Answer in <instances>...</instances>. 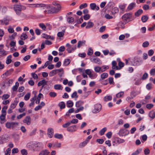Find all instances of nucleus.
Segmentation results:
<instances>
[{
  "label": "nucleus",
  "instance_id": "1",
  "mask_svg": "<svg viewBox=\"0 0 155 155\" xmlns=\"http://www.w3.org/2000/svg\"><path fill=\"white\" fill-rule=\"evenodd\" d=\"M26 7L19 4H15L13 6V9L16 14L18 15H20L21 13V11L26 9Z\"/></svg>",
  "mask_w": 155,
  "mask_h": 155
},
{
  "label": "nucleus",
  "instance_id": "2",
  "mask_svg": "<svg viewBox=\"0 0 155 155\" xmlns=\"http://www.w3.org/2000/svg\"><path fill=\"white\" fill-rule=\"evenodd\" d=\"M42 145V144L41 143L39 142L38 143H34L33 142L31 141L27 143L26 145L27 148L30 150L34 149V147H38Z\"/></svg>",
  "mask_w": 155,
  "mask_h": 155
},
{
  "label": "nucleus",
  "instance_id": "3",
  "mask_svg": "<svg viewBox=\"0 0 155 155\" xmlns=\"http://www.w3.org/2000/svg\"><path fill=\"white\" fill-rule=\"evenodd\" d=\"M132 16V14L127 13L125 14L122 17V20L126 24L130 21V18Z\"/></svg>",
  "mask_w": 155,
  "mask_h": 155
},
{
  "label": "nucleus",
  "instance_id": "4",
  "mask_svg": "<svg viewBox=\"0 0 155 155\" xmlns=\"http://www.w3.org/2000/svg\"><path fill=\"white\" fill-rule=\"evenodd\" d=\"M61 6L60 5H58V7H54L52 6V11L49 10L48 12V14L56 13L58 12L61 9Z\"/></svg>",
  "mask_w": 155,
  "mask_h": 155
},
{
  "label": "nucleus",
  "instance_id": "5",
  "mask_svg": "<svg viewBox=\"0 0 155 155\" xmlns=\"http://www.w3.org/2000/svg\"><path fill=\"white\" fill-rule=\"evenodd\" d=\"M18 124V123L17 122H7L5 124V126L7 128L10 129L11 128H14L15 126L17 125Z\"/></svg>",
  "mask_w": 155,
  "mask_h": 155
},
{
  "label": "nucleus",
  "instance_id": "6",
  "mask_svg": "<svg viewBox=\"0 0 155 155\" xmlns=\"http://www.w3.org/2000/svg\"><path fill=\"white\" fill-rule=\"evenodd\" d=\"M94 108L92 110L94 113H97L99 112L101 110L102 106L100 104H96L94 105Z\"/></svg>",
  "mask_w": 155,
  "mask_h": 155
},
{
  "label": "nucleus",
  "instance_id": "7",
  "mask_svg": "<svg viewBox=\"0 0 155 155\" xmlns=\"http://www.w3.org/2000/svg\"><path fill=\"white\" fill-rule=\"evenodd\" d=\"M142 63V61L138 58L137 57H135L134 58V63L133 65L138 66L140 65Z\"/></svg>",
  "mask_w": 155,
  "mask_h": 155
},
{
  "label": "nucleus",
  "instance_id": "8",
  "mask_svg": "<svg viewBox=\"0 0 155 155\" xmlns=\"http://www.w3.org/2000/svg\"><path fill=\"white\" fill-rule=\"evenodd\" d=\"M23 122L28 125H30L31 124V118L29 116L26 117L23 120Z\"/></svg>",
  "mask_w": 155,
  "mask_h": 155
},
{
  "label": "nucleus",
  "instance_id": "9",
  "mask_svg": "<svg viewBox=\"0 0 155 155\" xmlns=\"http://www.w3.org/2000/svg\"><path fill=\"white\" fill-rule=\"evenodd\" d=\"M1 137L4 143L8 141L9 137L8 135L7 134H5L2 135Z\"/></svg>",
  "mask_w": 155,
  "mask_h": 155
},
{
  "label": "nucleus",
  "instance_id": "10",
  "mask_svg": "<svg viewBox=\"0 0 155 155\" xmlns=\"http://www.w3.org/2000/svg\"><path fill=\"white\" fill-rule=\"evenodd\" d=\"M63 30L62 31L59 32L57 34V36L59 37H63L64 35V33L65 32L66 27L65 26H63L62 27Z\"/></svg>",
  "mask_w": 155,
  "mask_h": 155
},
{
  "label": "nucleus",
  "instance_id": "11",
  "mask_svg": "<svg viewBox=\"0 0 155 155\" xmlns=\"http://www.w3.org/2000/svg\"><path fill=\"white\" fill-rule=\"evenodd\" d=\"M54 134L53 129L51 128H49L48 130V135L50 138H52Z\"/></svg>",
  "mask_w": 155,
  "mask_h": 155
},
{
  "label": "nucleus",
  "instance_id": "12",
  "mask_svg": "<svg viewBox=\"0 0 155 155\" xmlns=\"http://www.w3.org/2000/svg\"><path fill=\"white\" fill-rule=\"evenodd\" d=\"M115 142L118 144L122 143L125 142L124 140L118 137H115L114 139Z\"/></svg>",
  "mask_w": 155,
  "mask_h": 155
},
{
  "label": "nucleus",
  "instance_id": "13",
  "mask_svg": "<svg viewBox=\"0 0 155 155\" xmlns=\"http://www.w3.org/2000/svg\"><path fill=\"white\" fill-rule=\"evenodd\" d=\"M76 125H73L70 126L67 128V130L69 132H74L76 130Z\"/></svg>",
  "mask_w": 155,
  "mask_h": 155
},
{
  "label": "nucleus",
  "instance_id": "14",
  "mask_svg": "<svg viewBox=\"0 0 155 155\" xmlns=\"http://www.w3.org/2000/svg\"><path fill=\"white\" fill-rule=\"evenodd\" d=\"M6 114H2L0 116V123L3 124L5 122V116Z\"/></svg>",
  "mask_w": 155,
  "mask_h": 155
},
{
  "label": "nucleus",
  "instance_id": "15",
  "mask_svg": "<svg viewBox=\"0 0 155 155\" xmlns=\"http://www.w3.org/2000/svg\"><path fill=\"white\" fill-rule=\"evenodd\" d=\"M47 81L43 79L40 81L38 84V87L42 85H47Z\"/></svg>",
  "mask_w": 155,
  "mask_h": 155
},
{
  "label": "nucleus",
  "instance_id": "16",
  "mask_svg": "<svg viewBox=\"0 0 155 155\" xmlns=\"http://www.w3.org/2000/svg\"><path fill=\"white\" fill-rule=\"evenodd\" d=\"M76 49V46H71L68 48H67L66 49L67 51H68V53H71L74 51Z\"/></svg>",
  "mask_w": 155,
  "mask_h": 155
},
{
  "label": "nucleus",
  "instance_id": "17",
  "mask_svg": "<svg viewBox=\"0 0 155 155\" xmlns=\"http://www.w3.org/2000/svg\"><path fill=\"white\" fill-rule=\"evenodd\" d=\"M86 41L85 40L79 41H78L77 45V47L79 48L81 46H84L85 45Z\"/></svg>",
  "mask_w": 155,
  "mask_h": 155
},
{
  "label": "nucleus",
  "instance_id": "18",
  "mask_svg": "<svg viewBox=\"0 0 155 155\" xmlns=\"http://www.w3.org/2000/svg\"><path fill=\"white\" fill-rule=\"evenodd\" d=\"M50 153L47 150H45L41 151L39 153V155H48Z\"/></svg>",
  "mask_w": 155,
  "mask_h": 155
},
{
  "label": "nucleus",
  "instance_id": "19",
  "mask_svg": "<svg viewBox=\"0 0 155 155\" xmlns=\"http://www.w3.org/2000/svg\"><path fill=\"white\" fill-rule=\"evenodd\" d=\"M0 24L1 25L5 24V25H7L8 24V21L7 19L4 18L0 20Z\"/></svg>",
  "mask_w": 155,
  "mask_h": 155
},
{
  "label": "nucleus",
  "instance_id": "20",
  "mask_svg": "<svg viewBox=\"0 0 155 155\" xmlns=\"http://www.w3.org/2000/svg\"><path fill=\"white\" fill-rule=\"evenodd\" d=\"M92 62L98 64H102L101 61L98 58H93L92 60L91 61Z\"/></svg>",
  "mask_w": 155,
  "mask_h": 155
},
{
  "label": "nucleus",
  "instance_id": "21",
  "mask_svg": "<svg viewBox=\"0 0 155 155\" xmlns=\"http://www.w3.org/2000/svg\"><path fill=\"white\" fill-rule=\"evenodd\" d=\"M108 74L107 73H104L102 74L101 75V78L99 81H101L104 79L105 78H107Z\"/></svg>",
  "mask_w": 155,
  "mask_h": 155
},
{
  "label": "nucleus",
  "instance_id": "22",
  "mask_svg": "<svg viewBox=\"0 0 155 155\" xmlns=\"http://www.w3.org/2000/svg\"><path fill=\"white\" fill-rule=\"evenodd\" d=\"M135 5L136 4L134 2L130 3L127 8V11H129L132 9L135 6Z\"/></svg>",
  "mask_w": 155,
  "mask_h": 155
},
{
  "label": "nucleus",
  "instance_id": "23",
  "mask_svg": "<svg viewBox=\"0 0 155 155\" xmlns=\"http://www.w3.org/2000/svg\"><path fill=\"white\" fill-rule=\"evenodd\" d=\"M94 25V24L92 22L89 21L87 23V25L86 27V29L91 28H92Z\"/></svg>",
  "mask_w": 155,
  "mask_h": 155
},
{
  "label": "nucleus",
  "instance_id": "24",
  "mask_svg": "<svg viewBox=\"0 0 155 155\" xmlns=\"http://www.w3.org/2000/svg\"><path fill=\"white\" fill-rule=\"evenodd\" d=\"M28 36L25 33H23L20 36V39L21 40H25L28 38Z\"/></svg>",
  "mask_w": 155,
  "mask_h": 155
},
{
  "label": "nucleus",
  "instance_id": "25",
  "mask_svg": "<svg viewBox=\"0 0 155 155\" xmlns=\"http://www.w3.org/2000/svg\"><path fill=\"white\" fill-rule=\"evenodd\" d=\"M19 85V84L18 82H16L15 83V85L14 86L12 87V91H16L18 88Z\"/></svg>",
  "mask_w": 155,
  "mask_h": 155
},
{
  "label": "nucleus",
  "instance_id": "26",
  "mask_svg": "<svg viewBox=\"0 0 155 155\" xmlns=\"http://www.w3.org/2000/svg\"><path fill=\"white\" fill-rule=\"evenodd\" d=\"M46 6V8L47 10H45L44 12L45 13H47L48 14V11L49 10H51V11H52V6L51 5H47Z\"/></svg>",
  "mask_w": 155,
  "mask_h": 155
},
{
  "label": "nucleus",
  "instance_id": "27",
  "mask_svg": "<svg viewBox=\"0 0 155 155\" xmlns=\"http://www.w3.org/2000/svg\"><path fill=\"white\" fill-rule=\"evenodd\" d=\"M58 73L56 69L54 70L51 71L49 74V76L52 77L54 75Z\"/></svg>",
  "mask_w": 155,
  "mask_h": 155
},
{
  "label": "nucleus",
  "instance_id": "28",
  "mask_svg": "<svg viewBox=\"0 0 155 155\" xmlns=\"http://www.w3.org/2000/svg\"><path fill=\"white\" fill-rule=\"evenodd\" d=\"M84 102L82 101H77L75 104V106L77 107H80L81 105L83 104Z\"/></svg>",
  "mask_w": 155,
  "mask_h": 155
},
{
  "label": "nucleus",
  "instance_id": "29",
  "mask_svg": "<svg viewBox=\"0 0 155 155\" xmlns=\"http://www.w3.org/2000/svg\"><path fill=\"white\" fill-rule=\"evenodd\" d=\"M71 61L69 59H66L64 60V65L65 66H67L69 65Z\"/></svg>",
  "mask_w": 155,
  "mask_h": 155
},
{
  "label": "nucleus",
  "instance_id": "30",
  "mask_svg": "<svg viewBox=\"0 0 155 155\" xmlns=\"http://www.w3.org/2000/svg\"><path fill=\"white\" fill-rule=\"evenodd\" d=\"M87 143L86 141L85 140L81 143H80L79 145V147L81 148H82L83 147L85 146L87 144Z\"/></svg>",
  "mask_w": 155,
  "mask_h": 155
},
{
  "label": "nucleus",
  "instance_id": "31",
  "mask_svg": "<svg viewBox=\"0 0 155 155\" xmlns=\"http://www.w3.org/2000/svg\"><path fill=\"white\" fill-rule=\"evenodd\" d=\"M67 106L68 107H71L73 105V102L71 100L68 101L67 103Z\"/></svg>",
  "mask_w": 155,
  "mask_h": 155
},
{
  "label": "nucleus",
  "instance_id": "32",
  "mask_svg": "<svg viewBox=\"0 0 155 155\" xmlns=\"http://www.w3.org/2000/svg\"><path fill=\"white\" fill-rule=\"evenodd\" d=\"M143 12L142 10L140 9L138 10L135 13V16H138L140 15H141Z\"/></svg>",
  "mask_w": 155,
  "mask_h": 155
},
{
  "label": "nucleus",
  "instance_id": "33",
  "mask_svg": "<svg viewBox=\"0 0 155 155\" xmlns=\"http://www.w3.org/2000/svg\"><path fill=\"white\" fill-rule=\"evenodd\" d=\"M148 18V17L147 15H143L142 16L141 19L142 21L143 22H146Z\"/></svg>",
  "mask_w": 155,
  "mask_h": 155
},
{
  "label": "nucleus",
  "instance_id": "34",
  "mask_svg": "<svg viewBox=\"0 0 155 155\" xmlns=\"http://www.w3.org/2000/svg\"><path fill=\"white\" fill-rule=\"evenodd\" d=\"M112 97L110 96H107L104 98V100L105 101H110L112 99Z\"/></svg>",
  "mask_w": 155,
  "mask_h": 155
},
{
  "label": "nucleus",
  "instance_id": "35",
  "mask_svg": "<svg viewBox=\"0 0 155 155\" xmlns=\"http://www.w3.org/2000/svg\"><path fill=\"white\" fill-rule=\"evenodd\" d=\"M54 88L55 90H61L62 88L61 85L59 84L55 85L54 86Z\"/></svg>",
  "mask_w": 155,
  "mask_h": 155
},
{
  "label": "nucleus",
  "instance_id": "36",
  "mask_svg": "<svg viewBox=\"0 0 155 155\" xmlns=\"http://www.w3.org/2000/svg\"><path fill=\"white\" fill-rule=\"evenodd\" d=\"M149 115L150 117L153 119L155 117V113L153 111H150L149 112Z\"/></svg>",
  "mask_w": 155,
  "mask_h": 155
},
{
  "label": "nucleus",
  "instance_id": "37",
  "mask_svg": "<svg viewBox=\"0 0 155 155\" xmlns=\"http://www.w3.org/2000/svg\"><path fill=\"white\" fill-rule=\"evenodd\" d=\"M101 68V72H103L104 71L106 70H107L109 68V66H108L104 65L102 66Z\"/></svg>",
  "mask_w": 155,
  "mask_h": 155
},
{
  "label": "nucleus",
  "instance_id": "38",
  "mask_svg": "<svg viewBox=\"0 0 155 155\" xmlns=\"http://www.w3.org/2000/svg\"><path fill=\"white\" fill-rule=\"evenodd\" d=\"M142 151V149L140 148L134 152L131 155H137L140 153Z\"/></svg>",
  "mask_w": 155,
  "mask_h": 155
},
{
  "label": "nucleus",
  "instance_id": "39",
  "mask_svg": "<svg viewBox=\"0 0 155 155\" xmlns=\"http://www.w3.org/2000/svg\"><path fill=\"white\" fill-rule=\"evenodd\" d=\"M58 105L61 109L64 108L65 107V104L64 102H61L59 103Z\"/></svg>",
  "mask_w": 155,
  "mask_h": 155
},
{
  "label": "nucleus",
  "instance_id": "40",
  "mask_svg": "<svg viewBox=\"0 0 155 155\" xmlns=\"http://www.w3.org/2000/svg\"><path fill=\"white\" fill-rule=\"evenodd\" d=\"M107 130V128L105 127L102 129L99 132L100 134L102 136L104 135V134L105 132Z\"/></svg>",
  "mask_w": 155,
  "mask_h": 155
},
{
  "label": "nucleus",
  "instance_id": "41",
  "mask_svg": "<svg viewBox=\"0 0 155 155\" xmlns=\"http://www.w3.org/2000/svg\"><path fill=\"white\" fill-rule=\"evenodd\" d=\"M42 37L43 38H45L46 39L51 38V39H54L53 37L51 38V36H50L48 35L45 34H42Z\"/></svg>",
  "mask_w": 155,
  "mask_h": 155
},
{
  "label": "nucleus",
  "instance_id": "42",
  "mask_svg": "<svg viewBox=\"0 0 155 155\" xmlns=\"http://www.w3.org/2000/svg\"><path fill=\"white\" fill-rule=\"evenodd\" d=\"M31 96V93H27L24 96V99L25 101H27L29 99Z\"/></svg>",
  "mask_w": 155,
  "mask_h": 155
},
{
  "label": "nucleus",
  "instance_id": "43",
  "mask_svg": "<svg viewBox=\"0 0 155 155\" xmlns=\"http://www.w3.org/2000/svg\"><path fill=\"white\" fill-rule=\"evenodd\" d=\"M10 74V73H9V71H7L2 75L1 77L3 78H5L6 77L8 76Z\"/></svg>",
  "mask_w": 155,
  "mask_h": 155
},
{
  "label": "nucleus",
  "instance_id": "44",
  "mask_svg": "<svg viewBox=\"0 0 155 155\" xmlns=\"http://www.w3.org/2000/svg\"><path fill=\"white\" fill-rule=\"evenodd\" d=\"M8 54V52L6 51H5L4 49L2 50V51H1L0 52V56H6Z\"/></svg>",
  "mask_w": 155,
  "mask_h": 155
},
{
  "label": "nucleus",
  "instance_id": "45",
  "mask_svg": "<svg viewBox=\"0 0 155 155\" xmlns=\"http://www.w3.org/2000/svg\"><path fill=\"white\" fill-rule=\"evenodd\" d=\"M8 107L7 106H4L2 108V114H6V110L7 109Z\"/></svg>",
  "mask_w": 155,
  "mask_h": 155
},
{
  "label": "nucleus",
  "instance_id": "46",
  "mask_svg": "<svg viewBox=\"0 0 155 155\" xmlns=\"http://www.w3.org/2000/svg\"><path fill=\"white\" fill-rule=\"evenodd\" d=\"M118 9L116 7H114L112 10V13L113 14H115L118 12Z\"/></svg>",
  "mask_w": 155,
  "mask_h": 155
},
{
  "label": "nucleus",
  "instance_id": "47",
  "mask_svg": "<svg viewBox=\"0 0 155 155\" xmlns=\"http://www.w3.org/2000/svg\"><path fill=\"white\" fill-rule=\"evenodd\" d=\"M101 68L98 66L95 67L94 68L95 71L97 72H99L100 71H101Z\"/></svg>",
  "mask_w": 155,
  "mask_h": 155
},
{
  "label": "nucleus",
  "instance_id": "48",
  "mask_svg": "<svg viewBox=\"0 0 155 155\" xmlns=\"http://www.w3.org/2000/svg\"><path fill=\"white\" fill-rule=\"evenodd\" d=\"M39 25L43 30L45 31L46 30V27L44 24L42 23H40Z\"/></svg>",
  "mask_w": 155,
  "mask_h": 155
},
{
  "label": "nucleus",
  "instance_id": "49",
  "mask_svg": "<svg viewBox=\"0 0 155 155\" xmlns=\"http://www.w3.org/2000/svg\"><path fill=\"white\" fill-rule=\"evenodd\" d=\"M108 82L110 84H114L113 80V78L112 77L109 78H108Z\"/></svg>",
  "mask_w": 155,
  "mask_h": 155
},
{
  "label": "nucleus",
  "instance_id": "50",
  "mask_svg": "<svg viewBox=\"0 0 155 155\" xmlns=\"http://www.w3.org/2000/svg\"><path fill=\"white\" fill-rule=\"evenodd\" d=\"M96 4L95 3H92L90 4V7L91 9L92 10L95 9V7H96Z\"/></svg>",
  "mask_w": 155,
  "mask_h": 155
},
{
  "label": "nucleus",
  "instance_id": "51",
  "mask_svg": "<svg viewBox=\"0 0 155 155\" xmlns=\"http://www.w3.org/2000/svg\"><path fill=\"white\" fill-rule=\"evenodd\" d=\"M93 51L92 48H89L88 49L87 54L88 55H91L93 54Z\"/></svg>",
  "mask_w": 155,
  "mask_h": 155
},
{
  "label": "nucleus",
  "instance_id": "52",
  "mask_svg": "<svg viewBox=\"0 0 155 155\" xmlns=\"http://www.w3.org/2000/svg\"><path fill=\"white\" fill-rule=\"evenodd\" d=\"M54 137L55 138L59 139H61L63 137V136L61 134H55L54 135Z\"/></svg>",
  "mask_w": 155,
  "mask_h": 155
},
{
  "label": "nucleus",
  "instance_id": "53",
  "mask_svg": "<svg viewBox=\"0 0 155 155\" xmlns=\"http://www.w3.org/2000/svg\"><path fill=\"white\" fill-rule=\"evenodd\" d=\"M124 130L123 129H121L120 130L118 134L120 136H124Z\"/></svg>",
  "mask_w": 155,
  "mask_h": 155
},
{
  "label": "nucleus",
  "instance_id": "54",
  "mask_svg": "<svg viewBox=\"0 0 155 155\" xmlns=\"http://www.w3.org/2000/svg\"><path fill=\"white\" fill-rule=\"evenodd\" d=\"M124 92L123 91H121L119 92L116 95V96L117 98L121 97L122 95H124Z\"/></svg>",
  "mask_w": 155,
  "mask_h": 155
},
{
  "label": "nucleus",
  "instance_id": "55",
  "mask_svg": "<svg viewBox=\"0 0 155 155\" xmlns=\"http://www.w3.org/2000/svg\"><path fill=\"white\" fill-rule=\"evenodd\" d=\"M49 95L51 97H55L57 95L56 93L54 92H51L49 93Z\"/></svg>",
  "mask_w": 155,
  "mask_h": 155
},
{
  "label": "nucleus",
  "instance_id": "56",
  "mask_svg": "<svg viewBox=\"0 0 155 155\" xmlns=\"http://www.w3.org/2000/svg\"><path fill=\"white\" fill-rule=\"evenodd\" d=\"M149 45V43L148 41L144 42L142 44V46L144 48L147 47Z\"/></svg>",
  "mask_w": 155,
  "mask_h": 155
},
{
  "label": "nucleus",
  "instance_id": "57",
  "mask_svg": "<svg viewBox=\"0 0 155 155\" xmlns=\"http://www.w3.org/2000/svg\"><path fill=\"white\" fill-rule=\"evenodd\" d=\"M70 123V124H76L78 123V119H73L72 120L69 121Z\"/></svg>",
  "mask_w": 155,
  "mask_h": 155
},
{
  "label": "nucleus",
  "instance_id": "58",
  "mask_svg": "<svg viewBox=\"0 0 155 155\" xmlns=\"http://www.w3.org/2000/svg\"><path fill=\"white\" fill-rule=\"evenodd\" d=\"M87 6V4L86 3H85L83 4H82L79 6V8L80 9H81L83 8L86 7Z\"/></svg>",
  "mask_w": 155,
  "mask_h": 155
},
{
  "label": "nucleus",
  "instance_id": "59",
  "mask_svg": "<svg viewBox=\"0 0 155 155\" xmlns=\"http://www.w3.org/2000/svg\"><path fill=\"white\" fill-rule=\"evenodd\" d=\"M78 97L76 91L74 92L71 95V97L72 98H77Z\"/></svg>",
  "mask_w": 155,
  "mask_h": 155
},
{
  "label": "nucleus",
  "instance_id": "60",
  "mask_svg": "<svg viewBox=\"0 0 155 155\" xmlns=\"http://www.w3.org/2000/svg\"><path fill=\"white\" fill-rule=\"evenodd\" d=\"M9 95L8 94H4L2 97V100L6 99L9 97Z\"/></svg>",
  "mask_w": 155,
  "mask_h": 155
},
{
  "label": "nucleus",
  "instance_id": "61",
  "mask_svg": "<svg viewBox=\"0 0 155 155\" xmlns=\"http://www.w3.org/2000/svg\"><path fill=\"white\" fill-rule=\"evenodd\" d=\"M67 21L68 23H71L73 22L74 21V19L72 17H69L68 18Z\"/></svg>",
  "mask_w": 155,
  "mask_h": 155
},
{
  "label": "nucleus",
  "instance_id": "62",
  "mask_svg": "<svg viewBox=\"0 0 155 155\" xmlns=\"http://www.w3.org/2000/svg\"><path fill=\"white\" fill-rule=\"evenodd\" d=\"M153 106V104H147L146 105V107L148 109H150L152 108Z\"/></svg>",
  "mask_w": 155,
  "mask_h": 155
},
{
  "label": "nucleus",
  "instance_id": "63",
  "mask_svg": "<svg viewBox=\"0 0 155 155\" xmlns=\"http://www.w3.org/2000/svg\"><path fill=\"white\" fill-rule=\"evenodd\" d=\"M11 149L10 148H8L7 149L5 154V155H10V154L11 153Z\"/></svg>",
  "mask_w": 155,
  "mask_h": 155
},
{
  "label": "nucleus",
  "instance_id": "64",
  "mask_svg": "<svg viewBox=\"0 0 155 155\" xmlns=\"http://www.w3.org/2000/svg\"><path fill=\"white\" fill-rule=\"evenodd\" d=\"M150 73L151 75L154 76L155 75V68L151 69L150 71Z\"/></svg>",
  "mask_w": 155,
  "mask_h": 155
}]
</instances>
